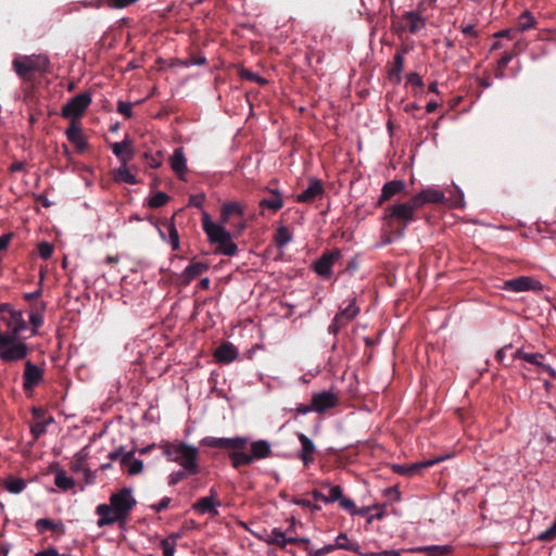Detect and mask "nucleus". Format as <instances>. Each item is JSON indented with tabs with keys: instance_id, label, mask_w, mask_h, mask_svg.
Returning a JSON list of instances; mask_svg holds the SVG:
<instances>
[{
	"instance_id": "473e14b6",
	"label": "nucleus",
	"mask_w": 556,
	"mask_h": 556,
	"mask_svg": "<svg viewBox=\"0 0 556 556\" xmlns=\"http://www.w3.org/2000/svg\"><path fill=\"white\" fill-rule=\"evenodd\" d=\"M122 466H127L130 476L139 475L143 469V463L134 458V451L126 452L122 457Z\"/></svg>"
},
{
	"instance_id": "5701e85b",
	"label": "nucleus",
	"mask_w": 556,
	"mask_h": 556,
	"mask_svg": "<svg viewBox=\"0 0 556 556\" xmlns=\"http://www.w3.org/2000/svg\"><path fill=\"white\" fill-rule=\"evenodd\" d=\"M408 52L407 47H401L393 56V63L389 70V79L394 84H400L402 80L401 73L404 67V54Z\"/></svg>"
},
{
	"instance_id": "a19ab883",
	"label": "nucleus",
	"mask_w": 556,
	"mask_h": 556,
	"mask_svg": "<svg viewBox=\"0 0 556 556\" xmlns=\"http://www.w3.org/2000/svg\"><path fill=\"white\" fill-rule=\"evenodd\" d=\"M292 240V235L289 229L285 226H281L277 229L275 235V242L277 247L282 248L287 245Z\"/></svg>"
},
{
	"instance_id": "cd10ccee",
	"label": "nucleus",
	"mask_w": 556,
	"mask_h": 556,
	"mask_svg": "<svg viewBox=\"0 0 556 556\" xmlns=\"http://www.w3.org/2000/svg\"><path fill=\"white\" fill-rule=\"evenodd\" d=\"M214 357L219 363L228 364L238 357V350L232 343L224 342L215 350Z\"/></svg>"
},
{
	"instance_id": "bb28decb",
	"label": "nucleus",
	"mask_w": 556,
	"mask_h": 556,
	"mask_svg": "<svg viewBox=\"0 0 556 556\" xmlns=\"http://www.w3.org/2000/svg\"><path fill=\"white\" fill-rule=\"evenodd\" d=\"M169 161L174 173L178 176V178L185 180V175L187 173V159L182 148L175 149Z\"/></svg>"
},
{
	"instance_id": "680f3d73",
	"label": "nucleus",
	"mask_w": 556,
	"mask_h": 556,
	"mask_svg": "<svg viewBox=\"0 0 556 556\" xmlns=\"http://www.w3.org/2000/svg\"><path fill=\"white\" fill-rule=\"evenodd\" d=\"M309 543V539L306 538H287V544L304 545L305 551H308Z\"/></svg>"
},
{
	"instance_id": "ea45409f",
	"label": "nucleus",
	"mask_w": 556,
	"mask_h": 556,
	"mask_svg": "<svg viewBox=\"0 0 556 556\" xmlns=\"http://www.w3.org/2000/svg\"><path fill=\"white\" fill-rule=\"evenodd\" d=\"M114 179L129 185L138 184V180L136 179L135 175L130 173L127 165L123 164H121V167L117 170H115Z\"/></svg>"
},
{
	"instance_id": "4be33fe9",
	"label": "nucleus",
	"mask_w": 556,
	"mask_h": 556,
	"mask_svg": "<svg viewBox=\"0 0 556 556\" xmlns=\"http://www.w3.org/2000/svg\"><path fill=\"white\" fill-rule=\"evenodd\" d=\"M324 186L319 179H311L308 187L296 195V202L311 203L324 194Z\"/></svg>"
},
{
	"instance_id": "69168bd1",
	"label": "nucleus",
	"mask_w": 556,
	"mask_h": 556,
	"mask_svg": "<svg viewBox=\"0 0 556 556\" xmlns=\"http://www.w3.org/2000/svg\"><path fill=\"white\" fill-rule=\"evenodd\" d=\"M293 410L296 415H305L307 413L314 412L312 404H299Z\"/></svg>"
},
{
	"instance_id": "a211bd4d",
	"label": "nucleus",
	"mask_w": 556,
	"mask_h": 556,
	"mask_svg": "<svg viewBox=\"0 0 556 556\" xmlns=\"http://www.w3.org/2000/svg\"><path fill=\"white\" fill-rule=\"evenodd\" d=\"M110 148L113 154L123 165H127L135 156L132 141L128 138V136H126L125 139L121 142L111 143Z\"/></svg>"
},
{
	"instance_id": "864d4df0",
	"label": "nucleus",
	"mask_w": 556,
	"mask_h": 556,
	"mask_svg": "<svg viewBox=\"0 0 556 556\" xmlns=\"http://www.w3.org/2000/svg\"><path fill=\"white\" fill-rule=\"evenodd\" d=\"M117 112L125 116L126 118L132 117V109L131 103L118 101L117 102Z\"/></svg>"
},
{
	"instance_id": "7c9ffc66",
	"label": "nucleus",
	"mask_w": 556,
	"mask_h": 556,
	"mask_svg": "<svg viewBox=\"0 0 556 556\" xmlns=\"http://www.w3.org/2000/svg\"><path fill=\"white\" fill-rule=\"evenodd\" d=\"M268 193L270 194L269 198L262 199L258 203L260 207L262 210L268 208L271 212H277L283 206V199L281 193L276 189L267 188Z\"/></svg>"
},
{
	"instance_id": "c03bdc74",
	"label": "nucleus",
	"mask_w": 556,
	"mask_h": 556,
	"mask_svg": "<svg viewBox=\"0 0 556 556\" xmlns=\"http://www.w3.org/2000/svg\"><path fill=\"white\" fill-rule=\"evenodd\" d=\"M240 77L245 80L255 81L260 86H264L268 83L266 78L261 77L258 74L247 68H241Z\"/></svg>"
},
{
	"instance_id": "b1692460",
	"label": "nucleus",
	"mask_w": 556,
	"mask_h": 556,
	"mask_svg": "<svg viewBox=\"0 0 556 556\" xmlns=\"http://www.w3.org/2000/svg\"><path fill=\"white\" fill-rule=\"evenodd\" d=\"M65 135L68 141L75 146L76 151L78 153H83L88 148V141L86 137L83 135L81 129L76 126L73 122L71 126L66 129Z\"/></svg>"
},
{
	"instance_id": "f03ea898",
	"label": "nucleus",
	"mask_w": 556,
	"mask_h": 556,
	"mask_svg": "<svg viewBox=\"0 0 556 556\" xmlns=\"http://www.w3.org/2000/svg\"><path fill=\"white\" fill-rule=\"evenodd\" d=\"M136 504L131 491L127 488L111 494L109 505L100 504L96 508V513L100 517L97 522L98 527L102 528L126 520Z\"/></svg>"
},
{
	"instance_id": "6e6d98bb",
	"label": "nucleus",
	"mask_w": 556,
	"mask_h": 556,
	"mask_svg": "<svg viewBox=\"0 0 556 556\" xmlns=\"http://www.w3.org/2000/svg\"><path fill=\"white\" fill-rule=\"evenodd\" d=\"M336 548L332 544H327L325 546H323L321 548L319 549H316V551H312L308 548L307 553L309 556H325L331 552H333Z\"/></svg>"
},
{
	"instance_id": "72a5a7b5",
	"label": "nucleus",
	"mask_w": 556,
	"mask_h": 556,
	"mask_svg": "<svg viewBox=\"0 0 556 556\" xmlns=\"http://www.w3.org/2000/svg\"><path fill=\"white\" fill-rule=\"evenodd\" d=\"M36 529L39 533H43L47 530L55 531L60 534H63L64 531V525L62 521H54L52 519L42 518L38 519L36 521Z\"/></svg>"
},
{
	"instance_id": "412c9836",
	"label": "nucleus",
	"mask_w": 556,
	"mask_h": 556,
	"mask_svg": "<svg viewBox=\"0 0 556 556\" xmlns=\"http://www.w3.org/2000/svg\"><path fill=\"white\" fill-rule=\"evenodd\" d=\"M443 459L444 457H438L426 462L414 463L412 465H394L393 470L399 475L412 477L419 472L421 469L433 466Z\"/></svg>"
},
{
	"instance_id": "5fc2aeb1",
	"label": "nucleus",
	"mask_w": 556,
	"mask_h": 556,
	"mask_svg": "<svg viewBox=\"0 0 556 556\" xmlns=\"http://www.w3.org/2000/svg\"><path fill=\"white\" fill-rule=\"evenodd\" d=\"M460 31L464 34V36L477 39L479 37V31L475 29V26L471 24L468 25H460L459 26Z\"/></svg>"
},
{
	"instance_id": "9d476101",
	"label": "nucleus",
	"mask_w": 556,
	"mask_h": 556,
	"mask_svg": "<svg viewBox=\"0 0 556 556\" xmlns=\"http://www.w3.org/2000/svg\"><path fill=\"white\" fill-rule=\"evenodd\" d=\"M332 545L334 546L336 549H345L349 552L356 553L361 556H401L400 552L395 551V549L383 551L381 553H374V552L363 553L361 551V545L355 541H351L348 538L346 533H343V532L339 533V535L336 538V541Z\"/></svg>"
},
{
	"instance_id": "338daca9",
	"label": "nucleus",
	"mask_w": 556,
	"mask_h": 556,
	"mask_svg": "<svg viewBox=\"0 0 556 556\" xmlns=\"http://www.w3.org/2000/svg\"><path fill=\"white\" fill-rule=\"evenodd\" d=\"M12 233L0 236V252L5 250L12 239Z\"/></svg>"
},
{
	"instance_id": "c756f323",
	"label": "nucleus",
	"mask_w": 556,
	"mask_h": 556,
	"mask_svg": "<svg viewBox=\"0 0 556 556\" xmlns=\"http://www.w3.org/2000/svg\"><path fill=\"white\" fill-rule=\"evenodd\" d=\"M254 535L258 540H261L269 545H276L282 549L286 548V546H287V536L279 528H274L269 534L254 533Z\"/></svg>"
},
{
	"instance_id": "f3484780",
	"label": "nucleus",
	"mask_w": 556,
	"mask_h": 556,
	"mask_svg": "<svg viewBox=\"0 0 556 556\" xmlns=\"http://www.w3.org/2000/svg\"><path fill=\"white\" fill-rule=\"evenodd\" d=\"M341 256L340 250H333L324 253L315 263L314 270L321 277L328 278L331 276V267L336 261Z\"/></svg>"
},
{
	"instance_id": "2f4dec72",
	"label": "nucleus",
	"mask_w": 556,
	"mask_h": 556,
	"mask_svg": "<svg viewBox=\"0 0 556 556\" xmlns=\"http://www.w3.org/2000/svg\"><path fill=\"white\" fill-rule=\"evenodd\" d=\"M403 20L407 23L408 30L410 34L418 33L426 26V21L417 11H408L403 14Z\"/></svg>"
},
{
	"instance_id": "052dcab7",
	"label": "nucleus",
	"mask_w": 556,
	"mask_h": 556,
	"mask_svg": "<svg viewBox=\"0 0 556 556\" xmlns=\"http://www.w3.org/2000/svg\"><path fill=\"white\" fill-rule=\"evenodd\" d=\"M293 503L295 505H299V506H302V507H305V508H309L312 510H320V506L319 505H316V504H313L311 501L308 500H304V498H294L293 500Z\"/></svg>"
},
{
	"instance_id": "1a4fd4ad",
	"label": "nucleus",
	"mask_w": 556,
	"mask_h": 556,
	"mask_svg": "<svg viewBox=\"0 0 556 556\" xmlns=\"http://www.w3.org/2000/svg\"><path fill=\"white\" fill-rule=\"evenodd\" d=\"M91 103V93L81 92L73 97L63 108L62 116L64 118H76L83 116Z\"/></svg>"
},
{
	"instance_id": "49530a36",
	"label": "nucleus",
	"mask_w": 556,
	"mask_h": 556,
	"mask_svg": "<svg viewBox=\"0 0 556 556\" xmlns=\"http://www.w3.org/2000/svg\"><path fill=\"white\" fill-rule=\"evenodd\" d=\"M47 424V421L38 420L30 426V433L35 440H38L46 432Z\"/></svg>"
},
{
	"instance_id": "58836bf2",
	"label": "nucleus",
	"mask_w": 556,
	"mask_h": 556,
	"mask_svg": "<svg viewBox=\"0 0 556 556\" xmlns=\"http://www.w3.org/2000/svg\"><path fill=\"white\" fill-rule=\"evenodd\" d=\"M515 58V53L510 52H504L501 56V59L497 61L496 68H495V77L498 79L505 78V70L508 65V63Z\"/></svg>"
},
{
	"instance_id": "4468645a",
	"label": "nucleus",
	"mask_w": 556,
	"mask_h": 556,
	"mask_svg": "<svg viewBox=\"0 0 556 556\" xmlns=\"http://www.w3.org/2000/svg\"><path fill=\"white\" fill-rule=\"evenodd\" d=\"M413 203L420 210L426 204H438L445 202L444 192L434 188H426L412 197Z\"/></svg>"
},
{
	"instance_id": "a878e982",
	"label": "nucleus",
	"mask_w": 556,
	"mask_h": 556,
	"mask_svg": "<svg viewBox=\"0 0 556 556\" xmlns=\"http://www.w3.org/2000/svg\"><path fill=\"white\" fill-rule=\"evenodd\" d=\"M208 267L210 265L205 262H191L181 275V285L188 286L195 277L205 273Z\"/></svg>"
},
{
	"instance_id": "de8ad7c7",
	"label": "nucleus",
	"mask_w": 556,
	"mask_h": 556,
	"mask_svg": "<svg viewBox=\"0 0 556 556\" xmlns=\"http://www.w3.org/2000/svg\"><path fill=\"white\" fill-rule=\"evenodd\" d=\"M53 245L47 241H42L38 244V253L41 258L48 260L52 256Z\"/></svg>"
},
{
	"instance_id": "c9c22d12",
	"label": "nucleus",
	"mask_w": 556,
	"mask_h": 556,
	"mask_svg": "<svg viewBox=\"0 0 556 556\" xmlns=\"http://www.w3.org/2000/svg\"><path fill=\"white\" fill-rule=\"evenodd\" d=\"M46 309V303L41 302L38 305H36L30 313L29 321L33 326V332L35 333L38 328H40L43 325V312Z\"/></svg>"
},
{
	"instance_id": "e2e57ef3",
	"label": "nucleus",
	"mask_w": 556,
	"mask_h": 556,
	"mask_svg": "<svg viewBox=\"0 0 556 556\" xmlns=\"http://www.w3.org/2000/svg\"><path fill=\"white\" fill-rule=\"evenodd\" d=\"M170 498L165 496L163 497L157 504H154L151 506V508L155 511V513H160L164 509H166L170 503Z\"/></svg>"
},
{
	"instance_id": "bf43d9fd",
	"label": "nucleus",
	"mask_w": 556,
	"mask_h": 556,
	"mask_svg": "<svg viewBox=\"0 0 556 556\" xmlns=\"http://www.w3.org/2000/svg\"><path fill=\"white\" fill-rule=\"evenodd\" d=\"M511 348H513L511 344H507V345L503 346L502 349H500L495 355L496 361L500 362L504 366H510L509 363L505 362V357H506V351L510 350Z\"/></svg>"
},
{
	"instance_id": "423d86ee",
	"label": "nucleus",
	"mask_w": 556,
	"mask_h": 556,
	"mask_svg": "<svg viewBox=\"0 0 556 556\" xmlns=\"http://www.w3.org/2000/svg\"><path fill=\"white\" fill-rule=\"evenodd\" d=\"M50 61L48 56L42 54L24 55L14 59L13 67L16 74L24 80H31L34 73H47L49 71Z\"/></svg>"
},
{
	"instance_id": "f257e3e1",
	"label": "nucleus",
	"mask_w": 556,
	"mask_h": 556,
	"mask_svg": "<svg viewBox=\"0 0 556 556\" xmlns=\"http://www.w3.org/2000/svg\"><path fill=\"white\" fill-rule=\"evenodd\" d=\"M200 444L228 451V457L235 469L249 466L256 460L265 459L273 455L270 443L263 439L250 442L248 437H205L200 441Z\"/></svg>"
},
{
	"instance_id": "aec40b11",
	"label": "nucleus",
	"mask_w": 556,
	"mask_h": 556,
	"mask_svg": "<svg viewBox=\"0 0 556 556\" xmlns=\"http://www.w3.org/2000/svg\"><path fill=\"white\" fill-rule=\"evenodd\" d=\"M217 493L215 490H211V495L199 498L193 505L192 509L198 511L199 514H210L212 516L218 515L216 506L220 505V503L216 500Z\"/></svg>"
},
{
	"instance_id": "f704fd0d",
	"label": "nucleus",
	"mask_w": 556,
	"mask_h": 556,
	"mask_svg": "<svg viewBox=\"0 0 556 556\" xmlns=\"http://www.w3.org/2000/svg\"><path fill=\"white\" fill-rule=\"evenodd\" d=\"M535 26H536V20L530 11L526 10L519 15L518 22H517V30L518 31L523 33L531 28H535Z\"/></svg>"
},
{
	"instance_id": "3c124183",
	"label": "nucleus",
	"mask_w": 556,
	"mask_h": 556,
	"mask_svg": "<svg viewBox=\"0 0 556 556\" xmlns=\"http://www.w3.org/2000/svg\"><path fill=\"white\" fill-rule=\"evenodd\" d=\"M189 473L184 468L182 470L172 472L168 477V484L176 485L177 483L186 479Z\"/></svg>"
},
{
	"instance_id": "0e129e2a",
	"label": "nucleus",
	"mask_w": 556,
	"mask_h": 556,
	"mask_svg": "<svg viewBox=\"0 0 556 556\" xmlns=\"http://www.w3.org/2000/svg\"><path fill=\"white\" fill-rule=\"evenodd\" d=\"M377 511L372 515H370L368 518H367V522L368 523H371L375 519L377 520H381L384 515H386V511H384V508L383 507H374Z\"/></svg>"
},
{
	"instance_id": "0eeeda50",
	"label": "nucleus",
	"mask_w": 556,
	"mask_h": 556,
	"mask_svg": "<svg viewBox=\"0 0 556 556\" xmlns=\"http://www.w3.org/2000/svg\"><path fill=\"white\" fill-rule=\"evenodd\" d=\"M0 319L5 324L8 330L17 338L21 331L26 329V321L21 311H15L10 304H0Z\"/></svg>"
},
{
	"instance_id": "e433bc0d",
	"label": "nucleus",
	"mask_w": 556,
	"mask_h": 556,
	"mask_svg": "<svg viewBox=\"0 0 556 556\" xmlns=\"http://www.w3.org/2000/svg\"><path fill=\"white\" fill-rule=\"evenodd\" d=\"M451 545H429L415 548V552L426 553L432 556H444L452 552Z\"/></svg>"
},
{
	"instance_id": "ddd939ff",
	"label": "nucleus",
	"mask_w": 556,
	"mask_h": 556,
	"mask_svg": "<svg viewBox=\"0 0 556 556\" xmlns=\"http://www.w3.org/2000/svg\"><path fill=\"white\" fill-rule=\"evenodd\" d=\"M542 286L539 281L531 277L520 276L514 279L504 281L503 290L509 292H523L529 290H541Z\"/></svg>"
},
{
	"instance_id": "6e6552de",
	"label": "nucleus",
	"mask_w": 556,
	"mask_h": 556,
	"mask_svg": "<svg viewBox=\"0 0 556 556\" xmlns=\"http://www.w3.org/2000/svg\"><path fill=\"white\" fill-rule=\"evenodd\" d=\"M358 314H359V307L356 305L355 298H353L346 307L341 308L340 312L336 314L334 318L328 326V332L337 336Z\"/></svg>"
},
{
	"instance_id": "8fccbe9b",
	"label": "nucleus",
	"mask_w": 556,
	"mask_h": 556,
	"mask_svg": "<svg viewBox=\"0 0 556 556\" xmlns=\"http://www.w3.org/2000/svg\"><path fill=\"white\" fill-rule=\"evenodd\" d=\"M168 232L172 249L177 251L179 249V235L174 224L168 225Z\"/></svg>"
},
{
	"instance_id": "2eb2a0df",
	"label": "nucleus",
	"mask_w": 556,
	"mask_h": 556,
	"mask_svg": "<svg viewBox=\"0 0 556 556\" xmlns=\"http://www.w3.org/2000/svg\"><path fill=\"white\" fill-rule=\"evenodd\" d=\"M543 358H544V355L541 353H527V352H523L521 349H517L511 354L513 361L514 359H522L527 363L538 366L541 371L547 372L552 378H556L555 369L549 365L543 364L542 363Z\"/></svg>"
},
{
	"instance_id": "9b49d317",
	"label": "nucleus",
	"mask_w": 556,
	"mask_h": 556,
	"mask_svg": "<svg viewBox=\"0 0 556 556\" xmlns=\"http://www.w3.org/2000/svg\"><path fill=\"white\" fill-rule=\"evenodd\" d=\"M28 353V345L17 341V338L12 343L0 346V359L7 363L24 359Z\"/></svg>"
},
{
	"instance_id": "dca6fc26",
	"label": "nucleus",
	"mask_w": 556,
	"mask_h": 556,
	"mask_svg": "<svg viewBox=\"0 0 556 556\" xmlns=\"http://www.w3.org/2000/svg\"><path fill=\"white\" fill-rule=\"evenodd\" d=\"M43 379V370L30 361L25 363L23 374V389L25 392L33 391Z\"/></svg>"
},
{
	"instance_id": "a18cd8bd",
	"label": "nucleus",
	"mask_w": 556,
	"mask_h": 556,
	"mask_svg": "<svg viewBox=\"0 0 556 556\" xmlns=\"http://www.w3.org/2000/svg\"><path fill=\"white\" fill-rule=\"evenodd\" d=\"M147 166L150 168H159L162 165V153L156 152L155 154H151L146 152L143 154Z\"/></svg>"
},
{
	"instance_id": "39448f33",
	"label": "nucleus",
	"mask_w": 556,
	"mask_h": 556,
	"mask_svg": "<svg viewBox=\"0 0 556 556\" xmlns=\"http://www.w3.org/2000/svg\"><path fill=\"white\" fill-rule=\"evenodd\" d=\"M202 227L211 243L217 244V253L232 256L238 252V245L232 241L231 233L223 225L213 223L206 213L202 218Z\"/></svg>"
},
{
	"instance_id": "6ab92c4d",
	"label": "nucleus",
	"mask_w": 556,
	"mask_h": 556,
	"mask_svg": "<svg viewBox=\"0 0 556 556\" xmlns=\"http://www.w3.org/2000/svg\"><path fill=\"white\" fill-rule=\"evenodd\" d=\"M298 439L301 443V450L298 457L301 459L304 466H309L315 460V454L317 452L314 442L304 433H298Z\"/></svg>"
},
{
	"instance_id": "4c0bfd02",
	"label": "nucleus",
	"mask_w": 556,
	"mask_h": 556,
	"mask_svg": "<svg viewBox=\"0 0 556 556\" xmlns=\"http://www.w3.org/2000/svg\"><path fill=\"white\" fill-rule=\"evenodd\" d=\"M54 484L63 491H68L74 488L75 481L64 470H59L55 473Z\"/></svg>"
},
{
	"instance_id": "f8f14e48",
	"label": "nucleus",
	"mask_w": 556,
	"mask_h": 556,
	"mask_svg": "<svg viewBox=\"0 0 556 556\" xmlns=\"http://www.w3.org/2000/svg\"><path fill=\"white\" fill-rule=\"evenodd\" d=\"M311 404L314 412L324 414L339 405V397L331 391H321L312 395Z\"/></svg>"
},
{
	"instance_id": "79ce46f5",
	"label": "nucleus",
	"mask_w": 556,
	"mask_h": 556,
	"mask_svg": "<svg viewBox=\"0 0 556 556\" xmlns=\"http://www.w3.org/2000/svg\"><path fill=\"white\" fill-rule=\"evenodd\" d=\"M169 201V195L163 191H157L149 199V206L151 208H159L164 206Z\"/></svg>"
},
{
	"instance_id": "774afa93",
	"label": "nucleus",
	"mask_w": 556,
	"mask_h": 556,
	"mask_svg": "<svg viewBox=\"0 0 556 556\" xmlns=\"http://www.w3.org/2000/svg\"><path fill=\"white\" fill-rule=\"evenodd\" d=\"M35 556H59V553L55 548L50 547L48 549L38 552Z\"/></svg>"
},
{
	"instance_id": "393cba45",
	"label": "nucleus",
	"mask_w": 556,
	"mask_h": 556,
	"mask_svg": "<svg viewBox=\"0 0 556 556\" xmlns=\"http://www.w3.org/2000/svg\"><path fill=\"white\" fill-rule=\"evenodd\" d=\"M405 182L403 180H391L382 186L381 194L377 201V206H381L386 201H389L395 194L403 192Z\"/></svg>"
},
{
	"instance_id": "37998d69",
	"label": "nucleus",
	"mask_w": 556,
	"mask_h": 556,
	"mask_svg": "<svg viewBox=\"0 0 556 556\" xmlns=\"http://www.w3.org/2000/svg\"><path fill=\"white\" fill-rule=\"evenodd\" d=\"M26 488V483L21 478H10L5 481V489L10 493H21Z\"/></svg>"
},
{
	"instance_id": "20e7f679",
	"label": "nucleus",
	"mask_w": 556,
	"mask_h": 556,
	"mask_svg": "<svg viewBox=\"0 0 556 556\" xmlns=\"http://www.w3.org/2000/svg\"><path fill=\"white\" fill-rule=\"evenodd\" d=\"M160 447L167 460L177 463L189 475L192 476L200 472V452L198 447L181 441L163 442Z\"/></svg>"
},
{
	"instance_id": "603ef678",
	"label": "nucleus",
	"mask_w": 556,
	"mask_h": 556,
	"mask_svg": "<svg viewBox=\"0 0 556 556\" xmlns=\"http://www.w3.org/2000/svg\"><path fill=\"white\" fill-rule=\"evenodd\" d=\"M160 546L163 551V556H174L176 544L167 540L163 539L160 543Z\"/></svg>"
},
{
	"instance_id": "13d9d810",
	"label": "nucleus",
	"mask_w": 556,
	"mask_h": 556,
	"mask_svg": "<svg viewBox=\"0 0 556 556\" xmlns=\"http://www.w3.org/2000/svg\"><path fill=\"white\" fill-rule=\"evenodd\" d=\"M406 79H407V83L410 84L414 87H417V88H422L424 87L422 78L417 73H409L406 76Z\"/></svg>"
},
{
	"instance_id": "7ed1b4c3",
	"label": "nucleus",
	"mask_w": 556,
	"mask_h": 556,
	"mask_svg": "<svg viewBox=\"0 0 556 556\" xmlns=\"http://www.w3.org/2000/svg\"><path fill=\"white\" fill-rule=\"evenodd\" d=\"M418 211L410 198L407 201L387 206L383 220L394 237L403 238L407 226L417 219Z\"/></svg>"
},
{
	"instance_id": "4d7b16f0",
	"label": "nucleus",
	"mask_w": 556,
	"mask_h": 556,
	"mask_svg": "<svg viewBox=\"0 0 556 556\" xmlns=\"http://www.w3.org/2000/svg\"><path fill=\"white\" fill-rule=\"evenodd\" d=\"M339 504H340L341 508H343L344 510H346L351 515H353V510H355V507H356L353 500L344 497L342 495L341 498L339 500Z\"/></svg>"
},
{
	"instance_id": "c85d7f7f",
	"label": "nucleus",
	"mask_w": 556,
	"mask_h": 556,
	"mask_svg": "<svg viewBox=\"0 0 556 556\" xmlns=\"http://www.w3.org/2000/svg\"><path fill=\"white\" fill-rule=\"evenodd\" d=\"M232 216L243 218L244 206L235 201L224 203L220 208V222L224 224L229 223Z\"/></svg>"
},
{
	"instance_id": "09e8293b",
	"label": "nucleus",
	"mask_w": 556,
	"mask_h": 556,
	"mask_svg": "<svg viewBox=\"0 0 556 556\" xmlns=\"http://www.w3.org/2000/svg\"><path fill=\"white\" fill-rule=\"evenodd\" d=\"M343 495L342 489L340 485H333L329 489V494L326 495V503L339 502L341 496Z\"/></svg>"
}]
</instances>
